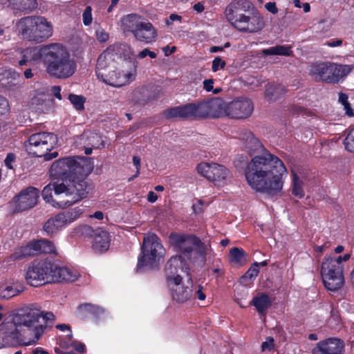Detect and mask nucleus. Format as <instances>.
<instances>
[{"label":"nucleus","instance_id":"1","mask_svg":"<svg viewBox=\"0 0 354 354\" xmlns=\"http://www.w3.org/2000/svg\"><path fill=\"white\" fill-rule=\"evenodd\" d=\"M239 140L243 150L250 156L262 152L254 156L245 168V177L249 186L268 195L279 194L283 186V176L288 173L283 162L266 149L250 131H241Z\"/></svg>","mask_w":354,"mask_h":354},{"label":"nucleus","instance_id":"2","mask_svg":"<svg viewBox=\"0 0 354 354\" xmlns=\"http://www.w3.org/2000/svg\"><path fill=\"white\" fill-rule=\"evenodd\" d=\"M53 319L52 313H44L34 304L18 309L0 325V348L36 344L43 335L47 322Z\"/></svg>","mask_w":354,"mask_h":354},{"label":"nucleus","instance_id":"3","mask_svg":"<svg viewBox=\"0 0 354 354\" xmlns=\"http://www.w3.org/2000/svg\"><path fill=\"white\" fill-rule=\"evenodd\" d=\"M20 66L28 62L41 61L46 72L52 77L67 79L75 72L77 64L66 46L59 43H51L41 46L28 48L23 52Z\"/></svg>","mask_w":354,"mask_h":354},{"label":"nucleus","instance_id":"4","mask_svg":"<svg viewBox=\"0 0 354 354\" xmlns=\"http://www.w3.org/2000/svg\"><path fill=\"white\" fill-rule=\"evenodd\" d=\"M80 274L77 270L47 261H35L26 270L27 283L35 287L56 282H74Z\"/></svg>","mask_w":354,"mask_h":354},{"label":"nucleus","instance_id":"5","mask_svg":"<svg viewBox=\"0 0 354 354\" xmlns=\"http://www.w3.org/2000/svg\"><path fill=\"white\" fill-rule=\"evenodd\" d=\"M93 162L86 157H66L60 158L53 163L50 169L53 180H62L66 185H74L83 181L86 185V176L91 173Z\"/></svg>","mask_w":354,"mask_h":354},{"label":"nucleus","instance_id":"6","mask_svg":"<svg viewBox=\"0 0 354 354\" xmlns=\"http://www.w3.org/2000/svg\"><path fill=\"white\" fill-rule=\"evenodd\" d=\"M88 192L83 181L74 185L54 182L44 187L41 195L52 206L65 208L86 197Z\"/></svg>","mask_w":354,"mask_h":354},{"label":"nucleus","instance_id":"7","mask_svg":"<svg viewBox=\"0 0 354 354\" xmlns=\"http://www.w3.org/2000/svg\"><path fill=\"white\" fill-rule=\"evenodd\" d=\"M188 269L182 261L180 256H173L167 262L165 267L166 281L173 300L178 303H185L193 296L192 281L191 277L186 284L182 283L179 272H185Z\"/></svg>","mask_w":354,"mask_h":354},{"label":"nucleus","instance_id":"8","mask_svg":"<svg viewBox=\"0 0 354 354\" xmlns=\"http://www.w3.org/2000/svg\"><path fill=\"white\" fill-rule=\"evenodd\" d=\"M170 245L193 264L203 266L205 264L209 248L196 236L191 234L171 233L169 237ZM187 266V264H185Z\"/></svg>","mask_w":354,"mask_h":354},{"label":"nucleus","instance_id":"9","mask_svg":"<svg viewBox=\"0 0 354 354\" xmlns=\"http://www.w3.org/2000/svg\"><path fill=\"white\" fill-rule=\"evenodd\" d=\"M251 3L245 0H238L230 3L225 8V15L227 21L238 30L243 32H257L264 27L263 17L257 11L250 15L238 14L243 8H250Z\"/></svg>","mask_w":354,"mask_h":354},{"label":"nucleus","instance_id":"10","mask_svg":"<svg viewBox=\"0 0 354 354\" xmlns=\"http://www.w3.org/2000/svg\"><path fill=\"white\" fill-rule=\"evenodd\" d=\"M19 35L30 41L42 42L53 34V26L46 17L31 15L21 18L16 24Z\"/></svg>","mask_w":354,"mask_h":354},{"label":"nucleus","instance_id":"11","mask_svg":"<svg viewBox=\"0 0 354 354\" xmlns=\"http://www.w3.org/2000/svg\"><path fill=\"white\" fill-rule=\"evenodd\" d=\"M350 254L333 257H325L321 266V275L325 288L332 292L340 289L344 284L343 262L347 261Z\"/></svg>","mask_w":354,"mask_h":354},{"label":"nucleus","instance_id":"12","mask_svg":"<svg viewBox=\"0 0 354 354\" xmlns=\"http://www.w3.org/2000/svg\"><path fill=\"white\" fill-rule=\"evenodd\" d=\"M165 254V250L160 239L154 234L145 236L143 239L141 252L138 257L137 272L142 269L153 268L158 266Z\"/></svg>","mask_w":354,"mask_h":354},{"label":"nucleus","instance_id":"13","mask_svg":"<svg viewBox=\"0 0 354 354\" xmlns=\"http://www.w3.org/2000/svg\"><path fill=\"white\" fill-rule=\"evenodd\" d=\"M57 136L49 132H39L32 134L25 145L29 153L43 157L48 161L58 156L57 151L50 152L57 145Z\"/></svg>","mask_w":354,"mask_h":354},{"label":"nucleus","instance_id":"14","mask_svg":"<svg viewBox=\"0 0 354 354\" xmlns=\"http://www.w3.org/2000/svg\"><path fill=\"white\" fill-rule=\"evenodd\" d=\"M353 68L352 64L319 63L311 67L310 74L316 81L338 84L343 82Z\"/></svg>","mask_w":354,"mask_h":354},{"label":"nucleus","instance_id":"15","mask_svg":"<svg viewBox=\"0 0 354 354\" xmlns=\"http://www.w3.org/2000/svg\"><path fill=\"white\" fill-rule=\"evenodd\" d=\"M84 211L83 208L75 207L51 216L44 223L43 230L47 236H54L78 219Z\"/></svg>","mask_w":354,"mask_h":354},{"label":"nucleus","instance_id":"16","mask_svg":"<svg viewBox=\"0 0 354 354\" xmlns=\"http://www.w3.org/2000/svg\"><path fill=\"white\" fill-rule=\"evenodd\" d=\"M196 169L198 174L218 186L225 184L230 174L225 166L215 162H201Z\"/></svg>","mask_w":354,"mask_h":354},{"label":"nucleus","instance_id":"17","mask_svg":"<svg viewBox=\"0 0 354 354\" xmlns=\"http://www.w3.org/2000/svg\"><path fill=\"white\" fill-rule=\"evenodd\" d=\"M138 62L134 60L133 68L130 71L113 70L100 77L105 84L113 87H121L135 80Z\"/></svg>","mask_w":354,"mask_h":354},{"label":"nucleus","instance_id":"18","mask_svg":"<svg viewBox=\"0 0 354 354\" xmlns=\"http://www.w3.org/2000/svg\"><path fill=\"white\" fill-rule=\"evenodd\" d=\"M254 104L246 97L237 98L227 103V116L234 119H245L251 115Z\"/></svg>","mask_w":354,"mask_h":354},{"label":"nucleus","instance_id":"19","mask_svg":"<svg viewBox=\"0 0 354 354\" xmlns=\"http://www.w3.org/2000/svg\"><path fill=\"white\" fill-rule=\"evenodd\" d=\"M200 103L202 118L227 116V103H225L221 98L214 97Z\"/></svg>","mask_w":354,"mask_h":354},{"label":"nucleus","instance_id":"20","mask_svg":"<svg viewBox=\"0 0 354 354\" xmlns=\"http://www.w3.org/2000/svg\"><path fill=\"white\" fill-rule=\"evenodd\" d=\"M39 194V189L32 187L21 191L15 201V209L21 212L32 208L37 203Z\"/></svg>","mask_w":354,"mask_h":354},{"label":"nucleus","instance_id":"21","mask_svg":"<svg viewBox=\"0 0 354 354\" xmlns=\"http://www.w3.org/2000/svg\"><path fill=\"white\" fill-rule=\"evenodd\" d=\"M344 343L337 338H328L321 341L312 350L313 354H343Z\"/></svg>","mask_w":354,"mask_h":354},{"label":"nucleus","instance_id":"22","mask_svg":"<svg viewBox=\"0 0 354 354\" xmlns=\"http://www.w3.org/2000/svg\"><path fill=\"white\" fill-rule=\"evenodd\" d=\"M201 103H189L183 106L168 109L166 112L167 118H202L201 114Z\"/></svg>","mask_w":354,"mask_h":354},{"label":"nucleus","instance_id":"23","mask_svg":"<svg viewBox=\"0 0 354 354\" xmlns=\"http://www.w3.org/2000/svg\"><path fill=\"white\" fill-rule=\"evenodd\" d=\"M133 36L140 42L151 44L156 40L157 31L150 22L145 19L142 25L136 30Z\"/></svg>","mask_w":354,"mask_h":354},{"label":"nucleus","instance_id":"24","mask_svg":"<svg viewBox=\"0 0 354 354\" xmlns=\"http://www.w3.org/2000/svg\"><path fill=\"white\" fill-rule=\"evenodd\" d=\"M24 290L21 282L16 279H10L0 283V297L10 299L20 294Z\"/></svg>","mask_w":354,"mask_h":354},{"label":"nucleus","instance_id":"25","mask_svg":"<svg viewBox=\"0 0 354 354\" xmlns=\"http://www.w3.org/2000/svg\"><path fill=\"white\" fill-rule=\"evenodd\" d=\"M2 4L13 10L30 13L37 7V0H2Z\"/></svg>","mask_w":354,"mask_h":354},{"label":"nucleus","instance_id":"26","mask_svg":"<svg viewBox=\"0 0 354 354\" xmlns=\"http://www.w3.org/2000/svg\"><path fill=\"white\" fill-rule=\"evenodd\" d=\"M109 234L102 229H97L94 232L93 239V249L96 252H104L106 251L110 245Z\"/></svg>","mask_w":354,"mask_h":354},{"label":"nucleus","instance_id":"27","mask_svg":"<svg viewBox=\"0 0 354 354\" xmlns=\"http://www.w3.org/2000/svg\"><path fill=\"white\" fill-rule=\"evenodd\" d=\"M144 19L136 14H129L122 17L120 19V26L123 32H130L133 35L142 25Z\"/></svg>","mask_w":354,"mask_h":354},{"label":"nucleus","instance_id":"28","mask_svg":"<svg viewBox=\"0 0 354 354\" xmlns=\"http://www.w3.org/2000/svg\"><path fill=\"white\" fill-rule=\"evenodd\" d=\"M114 57L109 46L98 57L95 71L98 79L105 74L106 68L113 62Z\"/></svg>","mask_w":354,"mask_h":354},{"label":"nucleus","instance_id":"29","mask_svg":"<svg viewBox=\"0 0 354 354\" xmlns=\"http://www.w3.org/2000/svg\"><path fill=\"white\" fill-rule=\"evenodd\" d=\"M114 56H118L124 59H135V52L131 46L126 43H115L111 45Z\"/></svg>","mask_w":354,"mask_h":354},{"label":"nucleus","instance_id":"30","mask_svg":"<svg viewBox=\"0 0 354 354\" xmlns=\"http://www.w3.org/2000/svg\"><path fill=\"white\" fill-rule=\"evenodd\" d=\"M59 346L62 348L64 349V352H67L70 354H73L72 351L73 350L79 352V353H84L85 351V346L84 344L72 340V337L67 336V334L66 335L65 337H62L59 340ZM58 349L59 353L64 352V351H60L59 348H55Z\"/></svg>","mask_w":354,"mask_h":354},{"label":"nucleus","instance_id":"31","mask_svg":"<svg viewBox=\"0 0 354 354\" xmlns=\"http://www.w3.org/2000/svg\"><path fill=\"white\" fill-rule=\"evenodd\" d=\"M250 304L254 306L259 314L266 315L272 305V301L267 295L261 293L254 297Z\"/></svg>","mask_w":354,"mask_h":354},{"label":"nucleus","instance_id":"32","mask_svg":"<svg viewBox=\"0 0 354 354\" xmlns=\"http://www.w3.org/2000/svg\"><path fill=\"white\" fill-rule=\"evenodd\" d=\"M37 255L39 254H56L55 243L49 240L41 239L35 240Z\"/></svg>","mask_w":354,"mask_h":354},{"label":"nucleus","instance_id":"33","mask_svg":"<svg viewBox=\"0 0 354 354\" xmlns=\"http://www.w3.org/2000/svg\"><path fill=\"white\" fill-rule=\"evenodd\" d=\"M262 53L264 55L290 56L292 55V51L291 50V46H290L277 45L268 48L263 49Z\"/></svg>","mask_w":354,"mask_h":354},{"label":"nucleus","instance_id":"34","mask_svg":"<svg viewBox=\"0 0 354 354\" xmlns=\"http://www.w3.org/2000/svg\"><path fill=\"white\" fill-rule=\"evenodd\" d=\"M283 93V88L279 84H270L266 85L264 95L266 99L272 102L276 100Z\"/></svg>","mask_w":354,"mask_h":354},{"label":"nucleus","instance_id":"35","mask_svg":"<svg viewBox=\"0 0 354 354\" xmlns=\"http://www.w3.org/2000/svg\"><path fill=\"white\" fill-rule=\"evenodd\" d=\"M35 241H32L25 245H22L17 248L13 255L15 258H22L29 256L37 255V251Z\"/></svg>","mask_w":354,"mask_h":354},{"label":"nucleus","instance_id":"36","mask_svg":"<svg viewBox=\"0 0 354 354\" xmlns=\"http://www.w3.org/2000/svg\"><path fill=\"white\" fill-rule=\"evenodd\" d=\"M291 174L292 177V192L295 196L301 198L304 196V181L299 177L294 169H291Z\"/></svg>","mask_w":354,"mask_h":354},{"label":"nucleus","instance_id":"37","mask_svg":"<svg viewBox=\"0 0 354 354\" xmlns=\"http://www.w3.org/2000/svg\"><path fill=\"white\" fill-rule=\"evenodd\" d=\"M230 262L235 266L243 265L245 262L243 250L234 248L230 250Z\"/></svg>","mask_w":354,"mask_h":354},{"label":"nucleus","instance_id":"38","mask_svg":"<svg viewBox=\"0 0 354 354\" xmlns=\"http://www.w3.org/2000/svg\"><path fill=\"white\" fill-rule=\"evenodd\" d=\"M31 105L35 106L38 109L43 110L44 107L46 106L50 103L49 97L44 93H37L31 99Z\"/></svg>","mask_w":354,"mask_h":354},{"label":"nucleus","instance_id":"39","mask_svg":"<svg viewBox=\"0 0 354 354\" xmlns=\"http://www.w3.org/2000/svg\"><path fill=\"white\" fill-rule=\"evenodd\" d=\"M68 100L76 110L82 111L84 109L86 98L84 96L70 94L68 95Z\"/></svg>","mask_w":354,"mask_h":354},{"label":"nucleus","instance_id":"40","mask_svg":"<svg viewBox=\"0 0 354 354\" xmlns=\"http://www.w3.org/2000/svg\"><path fill=\"white\" fill-rule=\"evenodd\" d=\"M80 308L82 310L89 312L95 316H100L104 313V310L102 308L90 304L82 305L80 306Z\"/></svg>","mask_w":354,"mask_h":354},{"label":"nucleus","instance_id":"41","mask_svg":"<svg viewBox=\"0 0 354 354\" xmlns=\"http://www.w3.org/2000/svg\"><path fill=\"white\" fill-rule=\"evenodd\" d=\"M344 145L348 151L354 153V127L350 130L344 139Z\"/></svg>","mask_w":354,"mask_h":354},{"label":"nucleus","instance_id":"42","mask_svg":"<svg viewBox=\"0 0 354 354\" xmlns=\"http://www.w3.org/2000/svg\"><path fill=\"white\" fill-rule=\"evenodd\" d=\"M338 100L344 106L346 113L348 116H353L354 113L351 108L350 104L348 103V95L346 93H339Z\"/></svg>","mask_w":354,"mask_h":354},{"label":"nucleus","instance_id":"43","mask_svg":"<svg viewBox=\"0 0 354 354\" xmlns=\"http://www.w3.org/2000/svg\"><path fill=\"white\" fill-rule=\"evenodd\" d=\"M259 272V263H254L252 265V266L248 270L245 275L242 277V279H249L250 280H254Z\"/></svg>","mask_w":354,"mask_h":354},{"label":"nucleus","instance_id":"44","mask_svg":"<svg viewBox=\"0 0 354 354\" xmlns=\"http://www.w3.org/2000/svg\"><path fill=\"white\" fill-rule=\"evenodd\" d=\"M193 296L195 299H198L201 301L205 299L206 295L203 292V288L201 285H193Z\"/></svg>","mask_w":354,"mask_h":354},{"label":"nucleus","instance_id":"45","mask_svg":"<svg viewBox=\"0 0 354 354\" xmlns=\"http://www.w3.org/2000/svg\"><path fill=\"white\" fill-rule=\"evenodd\" d=\"M83 23L85 26H88L92 24V8L89 6H86L82 14Z\"/></svg>","mask_w":354,"mask_h":354},{"label":"nucleus","instance_id":"46","mask_svg":"<svg viewBox=\"0 0 354 354\" xmlns=\"http://www.w3.org/2000/svg\"><path fill=\"white\" fill-rule=\"evenodd\" d=\"M291 113L294 115H301L302 116H310L312 113L306 109L299 106H294L291 108Z\"/></svg>","mask_w":354,"mask_h":354},{"label":"nucleus","instance_id":"47","mask_svg":"<svg viewBox=\"0 0 354 354\" xmlns=\"http://www.w3.org/2000/svg\"><path fill=\"white\" fill-rule=\"evenodd\" d=\"M10 106L8 101L4 97L0 95V114L3 115L9 113Z\"/></svg>","mask_w":354,"mask_h":354},{"label":"nucleus","instance_id":"48","mask_svg":"<svg viewBox=\"0 0 354 354\" xmlns=\"http://www.w3.org/2000/svg\"><path fill=\"white\" fill-rule=\"evenodd\" d=\"M225 66V61L222 60L220 57H216L212 62V69L214 72H216L220 69L223 68Z\"/></svg>","mask_w":354,"mask_h":354},{"label":"nucleus","instance_id":"49","mask_svg":"<svg viewBox=\"0 0 354 354\" xmlns=\"http://www.w3.org/2000/svg\"><path fill=\"white\" fill-rule=\"evenodd\" d=\"M96 36L97 39L100 42H105L109 38V35L108 32H106L102 28H99L96 30Z\"/></svg>","mask_w":354,"mask_h":354},{"label":"nucleus","instance_id":"50","mask_svg":"<svg viewBox=\"0 0 354 354\" xmlns=\"http://www.w3.org/2000/svg\"><path fill=\"white\" fill-rule=\"evenodd\" d=\"M274 347V339L272 337H268L265 342L261 344V349L263 351H271Z\"/></svg>","mask_w":354,"mask_h":354},{"label":"nucleus","instance_id":"51","mask_svg":"<svg viewBox=\"0 0 354 354\" xmlns=\"http://www.w3.org/2000/svg\"><path fill=\"white\" fill-rule=\"evenodd\" d=\"M15 159L16 156L14 153H8L6 159L4 160V164L8 169H12L13 168L12 163L15 161Z\"/></svg>","mask_w":354,"mask_h":354},{"label":"nucleus","instance_id":"52","mask_svg":"<svg viewBox=\"0 0 354 354\" xmlns=\"http://www.w3.org/2000/svg\"><path fill=\"white\" fill-rule=\"evenodd\" d=\"M147 56H149L151 58L153 59L156 57L157 55L156 53L149 50L148 48H145L138 54V57L139 59H143Z\"/></svg>","mask_w":354,"mask_h":354},{"label":"nucleus","instance_id":"53","mask_svg":"<svg viewBox=\"0 0 354 354\" xmlns=\"http://www.w3.org/2000/svg\"><path fill=\"white\" fill-rule=\"evenodd\" d=\"M203 88L207 92H210L213 91L214 88V80L213 79H207L205 80L203 82Z\"/></svg>","mask_w":354,"mask_h":354},{"label":"nucleus","instance_id":"54","mask_svg":"<svg viewBox=\"0 0 354 354\" xmlns=\"http://www.w3.org/2000/svg\"><path fill=\"white\" fill-rule=\"evenodd\" d=\"M181 19L182 17L180 15H178L176 14H171L170 15L169 19L166 21V24L167 26H169L176 21L180 22Z\"/></svg>","mask_w":354,"mask_h":354},{"label":"nucleus","instance_id":"55","mask_svg":"<svg viewBox=\"0 0 354 354\" xmlns=\"http://www.w3.org/2000/svg\"><path fill=\"white\" fill-rule=\"evenodd\" d=\"M133 163L136 167V172L135 174V176H138L140 174V158L138 156H134L133 157Z\"/></svg>","mask_w":354,"mask_h":354},{"label":"nucleus","instance_id":"56","mask_svg":"<svg viewBox=\"0 0 354 354\" xmlns=\"http://www.w3.org/2000/svg\"><path fill=\"white\" fill-rule=\"evenodd\" d=\"M265 8L271 13L276 14L278 12V9L276 6L275 3L268 2L265 5Z\"/></svg>","mask_w":354,"mask_h":354},{"label":"nucleus","instance_id":"57","mask_svg":"<svg viewBox=\"0 0 354 354\" xmlns=\"http://www.w3.org/2000/svg\"><path fill=\"white\" fill-rule=\"evenodd\" d=\"M56 328L62 331L67 332V336L72 337V332L69 328V326L66 324H58L56 326Z\"/></svg>","mask_w":354,"mask_h":354},{"label":"nucleus","instance_id":"58","mask_svg":"<svg viewBox=\"0 0 354 354\" xmlns=\"http://www.w3.org/2000/svg\"><path fill=\"white\" fill-rule=\"evenodd\" d=\"M51 92L56 98H57L58 100H62L60 86H53L51 88Z\"/></svg>","mask_w":354,"mask_h":354},{"label":"nucleus","instance_id":"59","mask_svg":"<svg viewBox=\"0 0 354 354\" xmlns=\"http://www.w3.org/2000/svg\"><path fill=\"white\" fill-rule=\"evenodd\" d=\"M342 44V39H333L329 41H327L325 43V45L329 47H337L339 46Z\"/></svg>","mask_w":354,"mask_h":354},{"label":"nucleus","instance_id":"60","mask_svg":"<svg viewBox=\"0 0 354 354\" xmlns=\"http://www.w3.org/2000/svg\"><path fill=\"white\" fill-rule=\"evenodd\" d=\"M158 199V196L156 193L150 191L147 195V200L149 203H155Z\"/></svg>","mask_w":354,"mask_h":354},{"label":"nucleus","instance_id":"61","mask_svg":"<svg viewBox=\"0 0 354 354\" xmlns=\"http://www.w3.org/2000/svg\"><path fill=\"white\" fill-rule=\"evenodd\" d=\"M32 354H49V353L47 351L44 350V348L37 347L32 351Z\"/></svg>","mask_w":354,"mask_h":354},{"label":"nucleus","instance_id":"62","mask_svg":"<svg viewBox=\"0 0 354 354\" xmlns=\"http://www.w3.org/2000/svg\"><path fill=\"white\" fill-rule=\"evenodd\" d=\"M194 9L197 12H201L204 10V6L201 3H197L194 6Z\"/></svg>","mask_w":354,"mask_h":354},{"label":"nucleus","instance_id":"63","mask_svg":"<svg viewBox=\"0 0 354 354\" xmlns=\"http://www.w3.org/2000/svg\"><path fill=\"white\" fill-rule=\"evenodd\" d=\"M91 217L97 218L98 220H102L104 218V214L102 212L97 211L95 212L93 215H91Z\"/></svg>","mask_w":354,"mask_h":354},{"label":"nucleus","instance_id":"64","mask_svg":"<svg viewBox=\"0 0 354 354\" xmlns=\"http://www.w3.org/2000/svg\"><path fill=\"white\" fill-rule=\"evenodd\" d=\"M24 76L26 79H30L33 77V73L30 68H28L24 71Z\"/></svg>","mask_w":354,"mask_h":354}]
</instances>
